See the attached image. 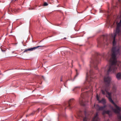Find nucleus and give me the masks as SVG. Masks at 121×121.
Returning a JSON list of instances; mask_svg holds the SVG:
<instances>
[{
  "label": "nucleus",
  "mask_w": 121,
  "mask_h": 121,
  "mask_svg": "<svg viewBox=\"0 0 121 121\" xmlns=\"http://www.w3.org/2000/svg\"><path fill=\"white\" fill-rule=\"evenodd\" d=\"M60 81H62V80H61H61H60Z\"/></svg>",
  "instance_id": "4be33fe9"
},
{
  "label": "nucleus",
  "mask_w": 121,
  "mask_h": 121,
  "mask_svg": "<svg viewBox=\"0 0 121 121\" xmlns=\"http://www.w3.org/2000/svg\"><path fill=\"white\" fill-rule=\"evenodd\" d=\"M108 13H109V12H108Z\"/></svg>",
  "instance_id": "393cba45"
},
{
  "label": "nucleus",
  "mask_w": 121,
  "mask_h": 121,
  "mask_svg": "<svg viewBox=\"0 0 121 121\" xmlns=\"http://www.w3.org/2000/svg\"><path fill=\"white\" fill-rule=\"evenodd\" d=\"M95 105H94V106L95 107Z\"/></svg>",
  "instance_id": "5701e85b"
},
{
  "label": "nucleus",
  "mask_w": 121,
  "mask_h": 121,
  "mask_svg": "<svg viewBox=\"0 0 121 121\" xmlns=\"http://www.w3.org/2000/svg\"><path fill=\"white\" fill-rule=\"evenodd\" d=\"M81 97H82V95H81ZM79 103L80 104L82 105H84L85 104L83 100H82V98H80L79 99Z\"/></svg>",
  "instance_id": "9d476101"
},
{
  "label": "nucleus",
  "mask_w": 121,
  "mask_h": 121,
  "mask_svg": "<svg viewBox=\"0 0 121 121\" xmlns=\"http://www.w3.org/2000/svg\"><path fill=\"white\" fill-rule=\"evenodd\" d=\"M35 113V112H32V114L33 113Z\"/></svg>",
  "instance_id": "aec40b11"
},
{
  "label": "nucleus",
  "mask_w": 121,
  "mask_h": 121,
  "mask_svg": "<svg viewBox=\"0 0 121 121\" xmlns=\"http://www.w3.org/2000/svg\"><path fill=\"white\" fill-rule=\"evenodd\" d=\"M32 114H31V115H32Z\"/></svg>",
  "instance_id": "bb28decb"
},
{
  "label": "nucleus",
  "mask_w": 121,
  "mask_h": 121,
  "mask_svg": "<svg viewBox=\"0 0 121 121\" xmlns=\"http://www.w3.org/2000/svg\"><path fill=\"white\" fill-rule=\"evenodd\" d=\"M96 97H97V100L99 101H99H100V100H99V97L98 96V95L97 94H96Z\"/></svg>",
  "instance_id": "2eb2a0df"
},
{
  "label": "nucleus",
  "mask_w": 121,
  "mask_h": 121,
  "mask_svg": "<svg viewBox=\"0 0 121 121\" xmlns=\"http://www.w3.org/2000/svg\"><path fill=\"white\" fill-rule=\"evenodd\" d=\"M116 77L118 80L120 79L121 77V74L119 73H118L116 75Z\"/></svg>",
  "instance_id": "f8f14e48"
},
{
  "label": "nucleus",
  "mask_w": 121,
  "mask_h": 121,
  "mask_svg": "<svg viewBox=\"0 0 121 121\" xmlns=\"http://www.w3.org/2000/svg\"><path fill=\"white\" fill-rule=\"evenodd\" d=\"M108 37H106V36H104V40H105L106 42H107L108 41Z\"/></svg>",
  "instance_id": "4468645a"
},
{
  "label": "nucleus",
  "mask_w": 121,
  "mask_h": 121,
  "mask_svg": "<svg viewBox=\"0 0 121 121\" xmlns=\"http://www.w3.org/2000/svg\"><path fill=\"white\" fill-rule=\"evenodd\" d=\"M98 115V113H96V115L94 116L93 119L92 120L93 121H97L98 120L99 118Z\"/></svg>",
  "instance_id": "1a4fd4ad"
},
{
  "label": "nucleus",
  "mask_w": 121,
  "mask_h": 121,
  "mask_svg": "<svg viewBox=\"0 0 121 121\" xmlns=\"http://www.w3.org/2000/svg\"><path fill=\"white\" fill-rule=\"evenodd\" d=\"M76 71H77V70H76Z\"/></svg>",
  "instance_id": "b1692460"
},
{
  "label": "nucleus",
  "mask_w": 121,
  "mask_h": 121,
  "mask_svg": "<svg viewBox=\"0 0 121 121\" xmlns=\"http://www.w3.org/2000/svg\"><path fill=\"white\" fill-rule=\"evenodd\" d=\"M74 100V99H71L69 100V106H68V107H69V108H71L70 107V105H71V103L72 102V101H73Z\"/></svg>",
  "instance_id": "9b49d317"
},
{
  "label": "nucleus",
  "mask_w": 121,
  "mask_h": 121,
  "mask_svg": "<svg viewBox=\"0 0 121 121\" xmlns=\"http://www.w3.org/2000/svg\"><path fill=\"white\" fill-rule=\"evenodd\" d=\"M43 46H38L36 47L32 48H28L25 50L23 52V53L27 52L28 51H32L34 50H35L40 47H43Z\"/></svg>",
  "instance_id": "39448f33"
},
{
  "label": "nucleus",
  "mask_w": 121,
  "mask_h": 121,
  "mask_svg": "<svg viewBox=\"0 0 121 121\" xmlns=\"http://www.w3.org/2000/svg\"><path fill=\"white\" fill-rule=\"evenodd\" d=\"M93 63L94 65L95 68V69H97V65L99 63L98 60H96L95 61H94Z\"/></svg>",
  "instance_id": "6e6552de"
},
{
  "label": "nucleus",
  "mask_w": 121,
  "mask_h": 121,
  "mask_svg": "<svg viewBox=\"0 0 121 121\" xmlns=\"http://www.w3.org/2000/svg\"><path fill=\"white\" fill-rule=\"evenodd\" d=\"M14 11L15 12H16L17 11V9H14Z\"/></svg>",
  "instance_id": "6ab92c4d"
},
{
  "label": "nucleus",
  "mask_w": 121,
  "mask_h": 121,
  "mask_svg": "<svg viewBox=\"0 0 121 121\" xmlns=\"http://www.w3.org/2000/svg\"><path fill=\"white\" fill-rule=\"evenodd\" d=\"M120 48L119 46H117L112 48V52L111 58L110 59L109 61L110 63V65H107L106 68L108 67V73H116L117 71V67H116L117 62L116 56L117 55L120 54L119 52Z\"/></svg>",
  "instance_id": "f03ea898"
},
{
  "label": "nucleus",
  "mask_w": 121,
  "mask_h": 121,
  "mask_svg": "<svg viewBox=\"0 0 121 121\" xmlns=\"http://www.w3.org/2000/svg\"><path fill=\"white\" fill-rule=\"evenodd\" d=\"M106 107V105H105L103 106H99L97 104L96 106V108L98 110H103Z\"/></svg>",
  "instance_id": "423d86ee"
},
{
  "label": "nucleus",
  "mask_w": 121,
  "mask_h": 121,
  "mask_svg": "<svg viewBox=\"0 0 121 121\" xmlns=\"http://www.w3.org/2000/svg\"><path fill=\"white\" fill-rule=\"evenodd\" d=\"M111 79V78L109 77H105L104 81L106 84L102 88L101 92L102 94L103 95H105L106 93L108 95H106V96L108 98L109 101L114 104L115 107L116 108V109H112L113 110L115 113L118 114L117 117L118 119L121 121V115L120 113V112L121 110V108H120L114 103L111 98V93L108 92L109 90V86Z\"/></svg>",
  "instance_id": "f257e3e1"
},
{
  "label": "nucleus",
  "mask_w": 121,
  "mask_h": 121,
  "mask_svg": "<svg viewBox=\"0 0 121 121\" xmlns=\"http://www.w3.org/2000/svg\"><path fill=\"white\" fill-rule=\"evenodd\" d=\"M116 88L114 86L112 88V90H114V91H115V90H116Z\"/></svg>",
  "instance_id": "f3484780"
},
{
  "label": "nucleus",
  "mask_w": 121,
  "mask_h": 121,
  "mask_svg": "<svg viewBox=\"0 0 121 121\" xmlns=\"http://www.w3.org/2000/svg\"><path fill=\"white\" fill-rule=\"evenodd\" d=\"M48 5V4L46 2H45L44 3L43 5V6H47Z\"/></svg>",
  "instance_id": "dca6fc26"
},
{
  "label": "nucleus",
  "mask_w": 121,
  "mask_h": 121,
  "mask_svg": "<svg viewBox=\"0 0 121 121\" xmlns=\"http://www.w3.org/2000/svg\"><path fill=\"white\" fill-rule=\"evenodd\" d=\"M108 41H109L110 42V41L108 40Z\"/></svg>",
  "instance_id": "a878e982"
},
{
  "label": "nucleus",
  "mask_w": 121,
  "mask_h": 121,
  "mask_svg": "<svg viewBox=\"0 0 121 121\" xmlns=\"http://www.w3.org/2000/svg\"><path fill=\"white\" fill-rule=\"evenodd\" d=\"M99 102L103 104H105L106 103V100L104 99L103 98L101 100L99 101Z\"/></svg>",
  "instance_id": "ddd939ff"
},
{
  "label": "nucleus",
  "mask_w": 121,
  "mask_h": 121,
  "mask_svg": "<svg viewBox=\"0 0 121 121\" xmlns=\"http://www.w3.org/2000/svg\"><path fill=\"white\" fill-rule=\"evenodd\" d=\"M108 114L109 117L111 116L112 114V112L111 111L109 110L104 111L102 112V114L104 115L105 114Z\"/></svg>",
  "instance_id": "0eeeda50"
},
{
  "label": "nucleus",
  "mask_w": 121,
  "mask_h": 121,
  "mask_svg": "<svg viewBox=\"0 0 121 121\" xmlns=\"http://www.w3.org/2000/svg\"><path fill=\"white\" fill-rule=\"evenodd\" d=\"M117 27L115 33L111 34V36L112 39H113V46L115 45L116 42L115 41V37L116 35H118L119 36L121 35V20L119 22H117Z\"/></svg>",
  "instance_id": "7ed1b4c3"
},
{
  "label": "nucleus",
  "mask_w": 121,
  "mask_h": 121,
  "mask_svg": "<svg viewBox=\"0 0 121 121\" xmlns=\"http://www.w3.org/2000/svg\"><path fill=\"white\" fill-rule=\"evenodd\" d=\"M17 0H14V1H16Z\"/></svg>",
  "instance_id": "412c9836"
},
{
  "label": "nucleus",
  "mask_w": 121,
  "mask_h": 121,
  "mask_svg": "<svg viewBox=\"0 0 121 121\" xmlns=\"http://www.w3.org/2000/svg\"><path fill=\"white\" fill-rule=\"evenodd\" d=\"M1 50L3 52H4L6 51L5 49L3 50L2 49H1Z\"/></svg>",
  "instance_id": "a211bd4d"
},
{
  "label": "nucleus",
  "mask_w": 121,
  "mask_h": 121,
  "mask_svg": "<svg viewBox=\"0 0 121 121\" xmlns=\"http://www.w3.org/2000/svg\"><path fill=\"white\" fill-rule=\"evenodd\" d=\"M86 73V79L87 80L88 78H90V81H92V79L93 78H94L95 77V76L94 75V73H93L92 70H90L89 72V73Z\"/></svg>",
  "instance_id": "20e7f679"
}]
</instances>
